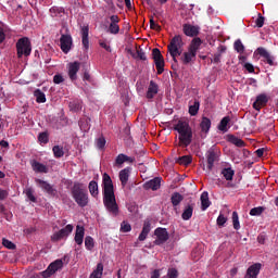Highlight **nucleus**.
Instances as JSON below:
<instances>
[{
  "label": "nucleus",
  "instance_id": "nucleus-1",
  "mask_svg": "<svg viewBox=\"0 0 278 278\" xmlns=\"http://www.w3.org/2000/svg\"><path fill=\"white\" fill-rule=\"evenodd\" d=\"M103 186V203L108 212L112 216H118V204L116 203V195H114V184L112 178L108 174H103L102 177Z\"/></svg>",
  "mask_w": 278,
  "mask_h": 278
},
{
  "label": "nucleus",
  "instance_id": "nucleus-2",
  "mask_svg": "<svg viewBox=\"0 0 278 278\" xmlns=\"http://www.w3.org/2000/svg\"><path fill=\"white\" fill-rule=\"evenodd\" d=\"M174 129L178 134L179 147H190V143L192 142V128L190 127V124L180 119L174 126Z\"/></svg>",
  "mask_w": 278,
  "mask_h": 278
},
{
  "label": "nucleus",
  "instance_id": "nucleus-3",
  "mask_svg": "<svg viewBox=\"0 0 278 278\" xmlns=\"http://www.w3.org/2000/svg\"><path fill=\"white\" fill-rule=\"evenodd\" d=\"M72 197L79 207H86V205H88V190H86V187L83 184H74Z\"/></svg>",
  "mask_w": 278,
  "mask_h": 278
},
{
  "label": "nucleus",
  "instance_id": "nucleus-4",
  "mask_svg": "<svg viewBox=\"0 0 278 278\" xmlns=\"http://www.w3.org/2000/svg\"><path fill=\"white\" fill-rule=\"evenodd\" d=\"M167 49L174 62H177V58L184 53V39H181V36L177 35L173 37Z\"/></svg>",
  "mask_w": 278,
  "mask_h": 278
},
{
  "label": "nucleus",
  "instance_id": "nucleus-5",
  "mask_svg": "<svg viewBox=\"0 0 278 278\" xmlns=\"http://www.w3.org/2000/svg\"><path fill=\"white\" fill-rule=\"evenodd\" d=\"M17 58H28L31 55V41L27 37H22L16 42Z\"/></svg>",
  "mask_w": 278,
  "mask_h": 278
},
{
  "label": "nucleus",
  "instance_id": "nucleus-6",
  "mask_svg": "<svg viewBox=\"0 0 278 278\" xmlns=\"http://www.w3.org/2000/svg\"><path fill=\"white\" fill-rule=\"evenodd\" d=\"M118 23H121V18L118 17V15H111L109 18H106L105 24L108 25V34L116 36L121 31V26H118Z\"/></svg>",
  "mask_w": 278,
  "mask_h": 278
},
{
  "label": "nucleus",
  "instance_id": "nucleus-7",
  "mask_svg": "<svg viewBox=\"0 0 278 278\" xmlns=\"http://www.w3.org/2000/svg\"><path fill=\"white\" fill-rule=\"evenodd\" d=\"M73 229H75V227L73 225H71V224L66 225L64 228L54 232L51 236L52 242H60V240H64V239L68 238L70 233H73Z\"/></svg>",
  "mask_w": 278,
  "mask_h": 278
},
{
  "label": "nucleus",
  "instance_id": "nucleus-8",
  "mask_svg": "<svg viewBox=\"0 0 278 278\" xmlns=\"http://www.w3.org/2000/svg\"><path fill=\"white\" fill-rule=\"evenodd\" d=\"M152 58L154 60L156 71L161 75V73H164V56H162V52H160V49L154 48L152 50Z\"/></svg>",
  "mask_w": 278,
  "mask_h": 278
},
{
  "label": "nucleus",
  "instance_id": "nucleus-9",
  "mask_svg": "<svg viewBox=\"0 0 278 278\" xmlns=\"http://www.w3.org/2000/svg\"><path fill=\"white\" fill-rule=\"evenodd\" d=\"M62 266H64V262H62V260L54 261L45 271H42V277H51V275H54V273H58V270L62 269Z\"/></svg>",
  "mask_w": 278,
  "mask_h": 278
},
{
  "label": "nucleus",
  "instance_id": "nucleus-10",
  "mask_svg": "<svg viewBox=\"0 0 278 278\" xmlns=\"http://www.w3.org/2000/svg\"><path fill=\"white\" fill-rule=\"evenodd\" d=\"M79 68H81V63L77 61L67 64V75L72 81H76Z\"/></svg>",
  "mask_w": 278,
  "mask_h": 278
},
{
  "label": "nucleus",
  "instance_id": "nucleus-11",
  "mask_svg": "<svg viewBox=\"0 0 278 278\" xmlns=\"http://www.w3.org/2000/svg\"><path fill=\"white\" fill-rule=\"evenodd\" d=\"M257 54L261 55V58H264V62H266L269 66H277V63L275 62V56L268 52L265 48H257L256 50Z\"/></svg>",
  "mask_w": 278,
  "mask_h": 278
},
{
  "label": "nucleus",
  "instance_id": "nucleus-12",
  "mask_svg": "<svg viewBox=\"0 0 278 278\" xmlns=\"http://www.w3.org/2000/svg\"><path fill=\"white\" fill-rule=\"evenodd\" d=\"M60 42L63 53H68L71 49H73V37H71V35H62Z\"/></svg>",
  "mask_w": 278,
  "mask_h": 278
},
{
  "label": "nucleus",
  "instance_id": "nucleus-13",
  "mask_svg": "<svg viewBox=\"0 0 278 278\" xmlns=\"http://www.w3.org/2000/svg\"><path fill=\"white\" fill-rule=\"evenodd\" d=\"M154 236H156L154 244H164L168 240V230L166 228H156Z\"/></svg>",
  "mask_w": 278,
  "mask_h": 278
},
{
  "label": "nucleus",
  "instance_id": "nucleus-14",
  "mask_svg": "<svg viewBox=\"0 0 278 278\" xmlns=\"http://www.w3.org/2000/svg\"><path fill=\"white\" fill-rule=\"evenodd\" d=\"M200 29L201 28L199 26H194L191 24L184 25V34L185 36H189L190 38H193V36H199Z\"/></svg>",
  "mask_w": 278,
  "mask_h": 278
},
{
  "label": "nucleus",
  "instance_id": "nucleus-15",
  "mask_svg": "<svg viewBox=\"0 0 278 278\" xmlns=\"http://www.w3.org/2000/svg\"><path fill=\"white\" fill-rule=\"evenodd\" d=\"M260 270H262V264H253L248 268L245 278H257V275H260Z\"/></svg>",
  "mask_w": 278,
  "mask_h": 278
},
{
  "label": "nucleus",
  "instance_id": "nucleus-16",
  "mask_svg": "<svg viewBox=\"0 0 278 278\" xmlns=\"http://www.w3.org/2000/svg\"><path fill=\"white\" fill-rule=\"evenodd\" d=\"M162 186V178H153L149 181H147L144 185H143V188L146 190H160V187Z\"/></svg>",
  "mask_w": 278,
  "mask_h": 278
},
{
  "label": "nucleus",
  "instance_id": "nucleus-17",
  "mask_svg": "<svg viewBox=\"0 0 278 278\" xmlns=\"http://www.w3.org/2000/svg\"><path fill=\"white\" fill-rule=\"evenodd\" d=\"M84 236H86V229L84 228V226L77 225L75 237H74L76 244L78 245L84 244Z\"/></svg>",
  "mask_w": 278,
  "mask_h": 278
},
{
  "label": "nucleus",
  "instance_id": "nucleus-18",
  "mask_svg": "<svg viewBox=\"0 0 278 278\" xmlns=\"http://www.w3.org/2000/svg\"><path fill=\"white\" fill-rule=\"evenodd\" d=\"M267 103H268V97H266V94H260L256 97V100L253 103V108L254 110L260 112V110H262V108H264V105H266Z\"/></svg>",
  "mask_w": 278,
  "mask_h": 278
},
{
  "label": "nucleus",
  "instance_id": "nucleus-19",
  "mask_svg": "<svg viewBox=\"0 0 278 278\" xmlns=\"http://www.w3.org/2000/svg\"><path fill=\"white\" fill-rule=\"evenodd\" d=\"M125 162H128V164H134V162H136V159L131 156H127L125 154H118L115 159L116 166H123Z\"/></svg>",
  "mask_w": 278,
  "mask_h": 278
},
{
  "label": "nucleus",
  "instance_id": "nucleus-20",
  "mask_svg": "<svg viewBox=\"0 0 278 278\" xmlns=\"http://www.w3.org/2000/svg\"><path fill=\"white\" fill-rule=\"evenodd\" d=\"M200 201L202 212H205V210L212 205V202L210 201V193H207V191L202 192Z\"/></svg>",
  "mask_w": 278,
  "mask_h": 278
},
{
  "label": "nucleus",
  "instance_id": "nucleus-21",
  "mask_svg": "<svg viewBox=\"0 0 278 278\" xmlns=\"http://www.w3.org/2000/svg\"><path fill=\"white\" fill-rule=\"evenodd\" d=\"M129 173H131L129 167H126L119 172V181L123 188H125L127 186V181H129Z\"/></svg>",
  "mask_w": 278,
  "mask_h": 278
},
{
  "label": "nucleus",
  "instance_id": "nucleus-22",
  "mask_svg": "<svg viewBox=\"0 0 278 278\" xmlns=\"http://www.w3.org/2000/svg\"><path fill=\"white\" fill-rule=\"evenodd\" d=\"M88 34H89V28L88 26H83L81 27V42H83V46L86 50L89 49L90 47V41L88 39Z\"/></svg>",
  "mask_w": 278,
  "mask_h": 278
},
{
  "label": "nucleus",
  "instance_id": "nucleus-23",
  "mask_svg": "<svg viewBox=\"0 0 278 278\" xmlns=\"http://www.w3.org/2000/svg\"><path fill=\"white\" fill-rule=\"evenodd\" d=\"M35 181L41 190H45L48 194H53V187L49 182L42 179H36Z\"/></svg>",
  "mask_w": 278,
  "mask_h": 278
},
{
  "label": "nucleus",
  "instance_id": "nucleus-24",
  "mask_svg": "<svg viewBox=\"0 0 278 278\" xmlns=\"http://www.w3.org/2000/svg\"><path fill=\"white\" fill-rule=\"evenodd\" d=\"M31 168L35 170V173H49V168L47 165L38 162V161H33L31 162Z\"/></svg>",
  "mask_w": 278,
  "mask_h": 278
},
{
  "label": "nucleus",
  "instance_id": "nucleus-25",
  "mask_svg": "<svg viewBox=\"0 0 278 278\" xmlns=\"http://www.w3.org/2000/svg\"><path fill=\"white\" fill-rule=\"evenodd\" d=\"M151 231V223L149 222H144L143 224V228L141 233L139 235V241L140 242H144V240H147V236H149V232Z\"/></svg>",
  "mask_w": 278,
  "mask_h": 278
},
{
  "label": "nucleus",
  "instance_id": "nucleus-26",
  "mask_svg": "<svg viewBox=\"0 0 278 278\" xmlns=\"http://www.w3.org/2000/svg\"><path fill=\"white\" fill-rule=\"evenodd\" d=\"M157 93V84L151 80L147 91V99H153Z\"/></svg>",
  "mask_w": 278,
  "mask_h": 278
},
{
  "label": "nucleus",
  "instance_id": "nucleus-27",
  "mask_svg": "<svg viewBox=\"0 0 278 278\" xmlns=\"http://www.w3.org/2000/svg\"><path fill=\"white\" fill-rule=\"evenodd\" d=\"M206 160H207V168L208 170H212V168H214V162H216V153L210 150L206 153Z\"/></svg>",
  "mask_w": 278,
  "mask_h": 278
},
{
  "label": "nucleus",
  "instance_id": "nucleus-28",
  "mask_svg": "<svg viewBox=\"0 0 278 278\" xmlns=\"http://www.w3.org/2000/svg\"><path fill=\"white\" fill-rule=\"evenodd\" d=\"M222 175L226 181H231L233 179V175H236V172L231 167H226L222 169Z\"/></svg>",
  "mask_w": 278,
  "mask_h": 278
},
{
  "label": "nucleus",
  "instance_id": "nucleus-29",
  "mask_svg": "<svg viewBox=\"0 0 278 278\" xmlns=\"http://www.w3.org/2000/svg\"><path fill=\"white\" fill-rule=\"evenodd\" d=\"M200 47H201V38H194L192 39L188 50L191 51V53H194L197 55V51H199Z\"/></svg>",
  "mask_w": 278,
  "mask_h": 278
},
{
  "label": "nucleus",
  "instance_id": "nucleus-30",
  "mask_svg": "<svg viewBox=\"0 0 278 278\" xmlns=\"http://www.w3.org/2000/svg\"><path fill=\"white\" fill-rule=\"evenodd\" d=\"M194 212V207L192 205L186 206L181 214L182 220H190L192 218V214Z\"/></svg>",
  "mask_w": 278,
  "mask_h": 278
},
{
  "label": "nucleus",
  "instance_id": "nucleus-31",
  "mask_svg": "<svg viewBox=\"0 0 278 278\" xmlns=\"http://www.w3.org/2000/svg\"><path fill=\"white\" fill-rule=\"evenodd\" d=\"M194 58H197V54H194V52H191L190 50H188L187 52H185L181 56L182 63L184 64H190V62H192V60H194Z\"/></svg>",
  "mask_w": 278,
  "mask_h": 278
},
{
  "label": "nucleus",
  "instance_id": "nucleus-32",
  "mask_svg": "<svg viewBox=\"0 0 278 278\" xmlns=\"http://www.w3.org/2000/svg\"><path fill=\"white\" fill-rule=\"evenodd\" d=\"M201 108V103L199 100H195L192 104L189 105V114L190 116H197L199 114V109Z\"/></svg>",
  "mask_w": 278,
  "mask_h": 278
},
{
  "label": "nucleus",
  "instance_id": "nucleus-33",
  "mask_svg": "<svg viewBox=\"0 0 278 278\" xmlns=\"http://www.w3.org/2000/svg\"><path fill=\"white\" fill-rule=\"evenodd\" d=\"M89 192L91 194V197H99V184H97V181L91 180L89 182Z\"/></svg>",
  "mask_w": 278,
  "mask_h": 278
},
{
  "label": "nucleus",
  "instance_id": "nucleus-34",
  "mask_svg": "<svg viewBox=\"0 0 278 278\" xmlns=\"http://www.w3.org/2000/svg\"><path fill=\"white\" fill-rule=\"evenodd\" d=\"M200 127L204 134H207L212 127V121L207 117H203Z\"/></svg>",
  "mask_w": 278,
  "mask_h": 278
},
{
  "label": "nucleus",
  "instance_id": "nucleus-35",
  "mask_svg": "<svg viewBox=\"0 0 278 278\" xmlns=\"http://www.w3.org/2000/svg\"><path fill=\"white\" fill-rule=\"evenodd\" d=\"M101 277H103V264L99 263L97 265V268L90 275V278H101Z\"/></svg>",
  "mask_w": 278,
  "mask_h": 278
},
{
  "label": "nucleus",
  "instance_id": "nucleus-36",
  "mask_svg": "<svg viewBox=\"0 0 278 278\" xmlns=\"http://www.w3.org/2000/svg\"><path fill=\"white\" fill-rule=\"evenodd\" d=\"M177 164H181L182 166H188V164L192 163V156L190 155H185L176 159Z\"/></svg>",
  "mask_w": 278,
  "mask_h": 278
},
{
  "label": "nucleus",
  "instance_id": "nucleus-37",
  "mask_svg": "<svg viewBox=\"0 0 278 278\" xmlns=\"http://www.w3.org/2000/svg\"><path fill=\"white\" fill-rule=\"evenodd\" d=\"M34 94L37 103H47V96H45V92H41L40 89L35 90Z\"/></svg>",
  "mask_w": 278,
  "mask_h": 278
},
{
  "label": "nucleus",
  "instance_id": "nucleus-38",
  "mask_svg": "<svg viewBox=\"0 0 278 278\" xmlns=\"http://www.w3.org/2000/svg\"><path fill=\"white\" fill-rule=\"evenodd\" d=\"M79 127H80L81 131H89L90 130V119L88 117L80 119Z\"/></svg>",
  "mask_w": 278,
  "mask_h": 278
},
{
  "label": "nucleus",
  "instance_id": "nucleus-39",
  "mask_svg": "<svg viewBox=\"0 0 278 278\" xmlns=\"http://www.w3.org/2000/svg\"><path fill=\"white\" fill-rule=\"evenodd\" d=\"M50 14L51 16L55 17V16H62V14H64V8L62 7H52L50 9Z\"/></svg>",
  "mask_w": 278,
  "mask_h": 278
},
{
  "label": "nucleus",
  "instance_id": "nucleus-40",
  "mask_svg": "<svg viewBox=\"0 0 278 278\" xmlns=\"http://www.w3.org/2000/svg\"><path fill=\"white\" fill-rule=\"evenodd\" d=\"M229 121H231V119L229 118V116H226V117H224V118L220 121V123H219V125H218L219 131H227V126L229 125Z\"/></svg>",
  "mask_w": 278,
  "mask_h": 278
},
{
  "label": "nucleus",
  "instance_id": "nucleus-41",
  "mask_svg": "<svg viewBox=\"0 0 278 278\" xmlns=\"http://www.w3.org/2000/svg\"><path fill=\"white\" fill-rule=\"evenodd\" d=\"M85 247L88 251H92L94 249V239L90 236L86 237Z\"/></svg>",
  "mask_w": 278,
  "mask_h": 278
},
{
  "label": "nucleus",
  "instance_id": "nucleus-42",
  "mask_svg": "<svg viewBox=\"0 0 278 278\" xmlns=\"http://www.w3.org/2000/svg\"><path fill=\"white\" fill-rule=\"evenodd\" d=\"M181 201H184L182 194L176 192L172 195V203L174 206L179 205V203H181Z\"/></svg>",
  "mask_w": 278,
  "mask_h": 278
},
{
  "label": "nucleus",
  "instance_id": "nucleus-43",
  "mask_svg": "<svg viewBox=\"0 0 278 278\" xmlns=\"http://www.w3.org/2000/svg\"><path fill=\"white\" fill-rule=\"evenodd\" d=\"M24 192H25L28 201H30L31 203H36V195H34V189L28 187L24 190Z\"/></svg>",
  "mask_w": 278,
  "mask_h": 278
},
{
  "label": "nucleus",
  "instance_id": "nucleus-44",
  "mask_svg": "<svg viewBox=\"0 0 278 278\" xmlns=\"http://www.w3.org/2000/svg\"><path fill=\"white\" fill-rule=\"evenodd\" d=\"M232 225L233 229L238 231L240 229V218L238 217V212H232Z\"/></svg>",
  "mask_w": 278,
  "mask_h": 278
},
{
  "label": "nucleus",
  "instance_id": "nucleus-45",
  "mask_svg": "<svg viewBox=\"0 0 278 278\" xmlns=\"http://www.w3.org/2000/svg\"><path fill=\"white\" fill-rule=\"evenodd\" d=\"M235 50L237 53H240V55L244 53V45L240 39L235 41Z\"/></svg>",
  "mask_w": 278,
  "mask_h": 278
},
{
  "label": "nucleus",
  "instance_id": "nucleus-46",
  "mask_svg": "<svg viewBox=\"0 0 278 278\" xmlns=\"http://www.w3.org/2000/svg\"><path fill=\"white\" fill-rule=\"evenodd\" d=\"M52 151L54 153V157H63L64 156V149L60 146H54L52 148Z\"/></svg>",
  "mask_w": 278,
  "mask_h": 278
},
{
  "label": "nucleus",
  "instance_id": "nucleus-47",
  "mask_svg": "<svg viewBox=\"0 0 278 278\" xmlns=\"http://www.w3.org/2000/svg\"><path fill=\"white\" fill-rule=\"evenodd\" d=\"M264 213V206H257L250 211V216H262Z\"/></svg>",
  "mask_w": 278,
  "mask_h": 278
},
{
  "label": "nucleus",
  "instance_id": "nucleus-48",
  "mask_svg": "<svg viewBox=\"0 0 278 278\" xmlns=\"http://www.w3.org/2000/svg\"><path fill=\"white\" fill-rule=\"evenodd\" d=\"M38 140L41 144H47L49 142V135L47 132L39 134Z\"/></svg>",
  "mask_w": 278,
  "mask_h": 278
},
{
  "label": "nucleus",
  "instance_id": "nucleus-49",
  "mask_svg": "<svg viewBox=\"0 0 278 278\" xmlns=\"http://www.w3.org/2000/svg\"><path fill=\"white\" fill-rule=\"evenodd\" d=\"M121 231L124 233H129V231H131V225H129L127 222H123L121 225Z\"/></svg>",
  "mask_w": 278,
  "mask_h": 278
},
{
  "label": "nucleus",
  "instance_id": "nucleus-50",
  "mask_svg": "<svg viewBox=\"0 0 278 278\" xmlns=\"http://www.w3.org/2000/svg\"><path fill=\"white\" fill-rule=\"evenodd\" d=\"M230 142H232V144H235L236 147H244V141L237 137H231Z\"/></svg>",
  "mask_w": 278,
  "mask_h": 278
},
{
  "label": "nucleus",
  "instance_id": "nucleus-51",
  "mask_svg": "<svg viewBox=\"0 0 278 278\" xmlns=\"http://www.w3.org/2000/svg\"><path fill=\"white\" fill-rule=\"evenodd\" d=\"M225 223H227V217H225V215L219 214V216L217 217V225L219 227H224Z\"/></svg>",
  "mask_w": 278,
  "mask_h": 278
},
{
  "label": "nucleus",
  "instance_id": "nucleus-52",
  "mask_svg": "<svg viewBox=\"0 0 278 278\" xmlns=\"http://www.w3.org/2000/svg\"><path fill=\"white\" fill-rule=\"evenodd\" d=\"M2 244L3 247H5L7 249H16V245L14 243H12V241L8 240V239H3L2 240Z\"/></svg>",
  "mask_w": 278,
  "mask_h": 278
},
{
  "label": "nucleus",
  "instance_id": "nucleus-53",
  "mask_svg": "<svg viewBox=\"0 0 278 278\" xmlns=\"http://www.w3.org/2000/svg\"><path fill=\"white\" fill-rule=\"evenodd\" d=\"M264 16H262V14H258V17L255 21L256 27H264Z\"/></svg>",
  "mask_w": 278,
  "mask_h": 278
},
{
  "label": "nucleus",
  "instance_id": "nucleus-54",
  "mask_svg": "<svg viewBox=\"0 0 278 278\" xmlns=\"http://www.w3.org/2000/svg\"><path fill=\"white\" fill-rule=\"evenodd\" d=\"M64 81V76L62 74H56L53 77V83L54 84H62Z\"/></svg>",
  "mask_w": 278,
  "mask_h": 278
},
{
  "label": "nucleus",
  "instance_id": "nucleus-55",
  "mask_svg": "<svg viewBox=\"0 0 278 278\" xmlns=\"http://www.w3.org/2000/svg\"><path fill=\"white\" fill-rule=\"evenodd\" d=\"M150 27H151V29H154L155 31H160L162 29V27L159 26V24L155 23V21H153V20H150Z\"/></svg>",
  "mask_w": 278,
  "mask_h": 278
},
{
  "label": "nucleus",
  "instance_id": "nucleus-56",
  "mask_svg": "<svg viewBox=\"0 0 278 278\" xmlns=\"http://www.w3.org/2000/svg\"><path fill=\"white\" fill-rule=\"evenodd\" d=\"M243 67L248 71V73H255V67L251 63H244Z\"/></svg>",
  "mask_w": 278,
  "mask_h": 278
},
{
  "label": "nucleus",
  "instance_id": "nucleus-57",
  "mask_svg": "<svg viewBox=\"0 0 278 278\" xmlns=\"http://www.w3.org/2000/svg\"><path fill=\"white\" fill-rule=\"evenodd\" d=\"M70 108H71V110H73L74 112H79V110H81V104H79V103L75 104V102H71V103H70Z\"/></svg>",
  "mask_w": 278,
  "mask_h": 278
},
{
  "label": "nucleus",
  "instance_id": "nucleus-58",
  "mask_svg": "<svg viewBox=\"0 0 278 278\" xmlns=\"http://www.w3.org/2000/svg\"><path fill=\"white\" fill-rule=\"evenodd\" d=\"M97 147H98V149H103V147H105V138L100 137V138L97 140Z\"/></svg>",
  "mask_w": 278,
  "mask_h": 278
},
{
  "label": "nucleus",
  "instance_id": "nucleus-59",
  "mask_svg": "<svg viewBox=\"0 0 278 278\" xmlns=\"http://www.w3.org/2000/svg\"><path fill=\"white\" fill-rule=\"evenodd\" d=\"M8 190L0 188V201H5L8 199Z\"/></svg>",
  "mask_w": 278,
  "mask_h": 278
},
{
  "label": "nucleus",
  "instance_id": "nucleus-60",
  "mask_svg": "<svg viewBox=\"0 0 278 278\" xmlns=\"http://www.w3.org/2000/svg\"><path fill=\"white\" fill-rule=\"evenodd\" d=\"M2 42H5V29L0 26V45H2Z\"/></svg>",
  "mask_w": 278,
  "mask_h": 278
},
{
  "label": "nucleus",
  "instance_id": "nucleus-61",
  "mask_svg": "<svg viewBox=\"0 0 278 278\" xmlns=\"http://www.w3.org/2000/svg\"><path fill=\"white\" fill-rule=\"evenodd\" d=\"M99 45L100 47H102V49H105V51H109V52L112 51V48L105 41H99Z\"/></svg>",
  "mask_w": 278,
  "mask_h": 278
},
{
  "label": "nucleus",
  "instance_id": "nucleus-62",
  "mask_svg": "<svg viewBox=\"0 0 278 278\" xmlns=\"http://www.w3.org/2000/svg\"><path fill=\"white\" fill-rule=\"evenodd\" d=\"M161 274H160V269H154L151 274H150V278H160Z\"/></svg>",
  "mask_w": 278,
  "mask_h": 278
},
{
  "label": "nucleus",
  "instance_id": "nucleus-63",
  "mask_svg": "<svg viewBox=\"0 0 278 278\" xmlns=\"http://www.w3.org/2000/svg\"><path fill=\"white\" fill-rule=\"evenodd\" d=\"M257 242L258 244H264V242H266V235H260L257 237Z\"/></svg>",
  "mask_w": 278,
  "mask_h": 278
},
{
  "label": "nucleus",
  "instance_id": "nucleus-64",
  "mask_svg": "<svg viewBox=\"0 0 278 278\" xmlns=\"http://www.w3.org/2000/svg\"><path fill=\"white\" fill-rule=\"evenodd\" d=\"M239 62H240V64H242V66H244V64H248L247 63V56L240 54L239 55Z\"/></svg>",
  "mask_w": 278,
  "mask_h": 278
}]
</instances>
